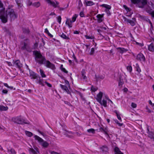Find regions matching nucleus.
<instances>
[{
    "mask_svg": "<svg viewBox=\"0 0 154 154\" xmlns=\"http://www.w3.org/2000/svg\"><path fill=\"white\" fill-rule=\"evenodd\" d=\"M95 78L96 79L97 81L99 79H103L104 78V76L103 75H99L98 76H97L96 75H95Z\"/></svg>",
    "mask_w": 154,
    "mask_h": 154,
    "instance_id": "34",
    "label": "nucleus"
},
{
    "mask_svg": "<svg viewBox=\"0 0 154 154\" xmlns=\"http://www.w3.org/2000/svg\"><path fill=\"white\" fill-rule=\"evenodd\" d=\"M146 128V133L148 134V136L152 139L154 137V130L148 125H147Z\"/></svg>",
    "mask_w": 154,
    "mask_h": 154,
    "instance_id": "9",
    "label": "nucleus"
},
{
    "mask_svg": "<svg viewBox=\"0 0 154 154\" xmlns=\"http://www.w3.org/2000/svg\"><path fill=\"white\" fill-rule=\"evenodd\" d=\"M131 2L139 8H143L147 3V0H131Z\"/></svg>",
    "mask_w": 154,
    "mask_h": 154,
    "instance_id": "5",
    "label": "nucleus"
},
{
    "mask_svg": "<svg viewBox=\"0 0 154 154\" xmlns=\"http://www.w3.org/2000/svg\"><path fill=\"white\" fill-rule=\"evenodd\" d=\"M48 3L50 4L51 5H52L54 8L58 7L57 5H59V3L57 2H56V3H55L54 2L51 1L50 0V1H49V2H48Z\"/></svg>",
    "mask_w": 154,
    "mask_h": 154,
    "instance_id": "20",
    "label": "nucleus"
},
{
    "mask_svg": "<svg viewBox=\"0 0 154 154\" xmlns=\"http://www.w3.org/2000/svg\"><path fill=\"white\" fill-rule=\"evenodd\" d=\"M85 38L87 39H92L94 38L92 36H89L87 35H85Z\"/></svg>",
    "mask_w": 154,
    "mask_h": 154,
    "instance_id": "47",
    "label": "nucleus"
},
{
    "mask_svg": "<svg viewBox=\"0 0 154 154\" xmlns=\"http://www.w3.org/2000/svg\"><path fill=\"white\" fill-rule=\"evenodd\" d=\"M8 109V107L7 106H5L3 105H0V111H5Z\"/></svg>",
    "mask_w": 154,
    "mask_h": 154,
    "instance_id": "26",
    "label": "nucleus"
},
{
    "mask_svg": "<svg viewBox=\"0 0 154 154\" xmlns=\"http://www.w3.org/2000/svg\"><path fill=\"white\" fill-rule=\"evenodd\" d=\"M21 45V49L23 50H25L26 51L30 52L32 51L31 48L29 40L28 39H25L23 42H22Z\"/></svg>",
    "mask_w": 154,
    "mask_h": 154,
    "instance_id": "3",
    "label": "nucleus"
},
{
    "mask_svg": "<svg viewBox=\"0 0 154 154\" xmlns=\"http://www.w3.org/2000/svg\"><path fill=\"white\" fill-rule=\"evenodd\" d=\"M127 70L131 72L132 71V69L131 66H128L127 67Z\"/></svg>",
    "mask_w": 154,
    "mask_h": 154,
    "instance_id": "40",
    "label": "nucleus"
},
{
    "mask_svg": "<svg viewBox=\"0 0 154 154\" xmlns=\"http://www.w3.org/2000/svg\"><path fill=\"white\" fill-rule=\"evenodd\" d=\"M10 152L12 154H14L15 153V150L13 149H11L10 150Z\"/></svg>",
    "mask_w": 154,
    "mask_h": 154,
    "instance_id": "58",
    "label": "nucleus"
},
{
    "mask_svg": "<svg viewBox=\"0 0 154 154\" xmlns=\"http://www.w3.org/2000/svg\"><path fill=\"white\" fill-rule=\"evenodd\" d=\"M78 16V14H75L72 17V19L71 20L70 19H67L66 22V24L68 25L69 28H71L72 27V23L76 21V19Z\"/></svg>",
    "mask_w": 154,
    "mask_h": 154,
    "instance_id": "8",
    "label": "nucleus"
},
{
    "mask_svg": "<svg viewBox=\"0 0 154 154\" xmlns=\"http://www.w3.org/2000/svg\"><path fill=\"white\" fill-rule=\"evenodd\" d=\"M149 104L150 105H152V106H153V103H152L151 101V100H149Z\"/></svg>",
    "mask_w": 154,
    "mask_h": 154,
    "instance_id": "64",
    "label": "nucleus"
},
{
    "mask_svg": "<svg viewBox=\"0 0 154 154\" xmlns=\"http://www.w3.org/2000/svg\"><path fill=\"white\" fill-rule=\"evenodd\" d=\"M45 83L46 84L47 86L51 88L52 87V85L51 84L47 82V81H45Z\"/></svg>",
    "mask_w": 154,
    "mask_h": 154,
    "instance_id": "45",
    "label": "nucleus"
},
{
    "mask_svg": "<svg viewBox=\"0 0 154 154\" xmlns=\"http://www.w3.org/2000/svg\"><path fill=\"white\" fill-rule=\"evenodd\" d=\"M6 63L9 66H13V64L12 65V64L11 63V62H8V61H7Z\"/></svg>",
    "mask_w": 154,
    "mask_h": 154,
    "instance_id": "56",
    "label": "nucleus"
},
{
    "mask_svg": "<svg viewBox=\"0 0 154 154\" xmlns=\"http://www.w3.org/2000/svg\"><path fill=\"white\" fill-rule=\"evenodd\" d=\"M12 63L13 66L17 67L20 69L22 67V64L20 63V61L19 60H13Z\"/></svg>",
    "mask_w": 154,
    "mask_h": 154,
    "instance_id": "11",
    "label": "nucleus"
},
{
    "mask_svg": "<svg viewBox=\"0 0 154 154\" xmlns=\"http://www.w3.org/2000/svg\"><path fill=\"white\" fill-rule=\"evenodd\" d=\"M152 10L151 9H149L148 8L146 9V11L150 15L151 14V13L153 12Z\"/></svg>",
    "mask_w": 154,
    "mask_h": 154,
    "instance_id": "41",
    "label": "nucleus"
},
{
    "mask_svg": "<svg viewBox=\"0 0 154 154\" xmlns=\"http://www.w3.org/2000/svg\"><path fill=\"white\" fill-rule=\"evenodd\" d=\"M40 2H37L33 3L32 4V5L36 8H38L40 6Z\"/></svg>",
    "mask_w": 154,
    "mask_h": 154,
    "instance_id": "30",
    "label": "nucleus"
},
{
    "mask_svg": "<svg viewBox=\"0 0 154 154\" xmlns=\"http://www.w3.org/2000/svg\"><path fill=\"white\" fill-rule=\"evenodd\" d=\"M3 5L2 3L0 1V17L2 22L3 23H6L7 22L6 17H5L3 15L4 13L5 8L3 7Z\"/></svg>",
    "mask_w": 154,
    "mask_h": 154,
    "instance_id": "6",
    "label": "nucleus"
},
{
    "mask_svg": "<svg viewBox=\"0 0 154 154\" xmlns=\"http://www.w3.org/2000/svg\"><path fill=\"white\" fill-rule=\"evenodd\" d=\"M37 80L38 81L37 83H38L40 85H41L42 86H45L43 79H41V77H40V76L38 78V80Z\"/></svg>",
    "mask_w": 154,
    "mask_h": 154,
    "instance_id": "22",
    "label": "nucleus"
},
{
    "mask_svg": "<svg viewBox=\"0 0 154 154\" xmlns=\"http://www.w3.org/2000/svg\"><path fill=\"white\" fill-rule=\"evenodd\" d=\"M60 37L63 38L65 39H69V38L66 36V35L64 33H62Z\"/></svg>",
    "mask_w": 154,
    "mask_h": 154,
    "instance_id": "32",
    "label": "nucleus"
},
{
    "mask_svg": "<svg viewBox=\"0 0 154 154\" xmlns=\"http://www.w3.org/2000/svg\"><path fill=\"white\" fill-rule=\"evenodd\" d=\"M38 132L40 133L41 134H42V135H43L44 137H45L46 136V135L43 132H41V131L38 130Z\"/></svg>",
    "mask_w": 154,
    "mask_h": 154,
    "instance_id": "50",
    "label": "nucleus"
},
{
    "mask_svg": "<svg viewBox=\"0 0 154 154\" xmlns=\"http://www.w3.org/2000/svg\"><path fill=\"white\" fill-rule=\"evenodd\" d=\"M35 62L40 65H44L47 67L53 70L56 68L55 65L51 63L49 60L46 59L45 56L43 55L39 51H34L33 52Z\"/></svg>",
    "mask_w": 154,
    "mask_h": 154,
    "instance_id": "1",
    "label": "nucleus"
},
{
    "mask_svg": "<svg viewBox=\"0 0 154 154\" xmlns=\"http://www.w3.org/2000/svg\"><path fill=\"white\" fill-rule=\"evenodd\" d=\"M105 11L108 15H110V13L109 11V10H106Z\"/></svg>",
    "mask_w": 154,
    "mask_h": 154,
    "instance_id": "61",
    "label": "nucleus"
},
{
    "mask_svg": "<svg viewBox=\"0 0 154 154\" xmlns=\"http://www.w3.org/2000/svg\"><path fill=\"white\" fill-rule=\"evenodd\" d=\"M78 4L79 7H80L82 5V4L81 0H78ZM79 8L80 9V7H79Z\"/></svg>",
    "mask_w": 154,
    "mask_h": 154,
    "instance_id": "53",
    "label": "nucleus"
},
{
    "mask_svg": "<svg viewBox=\"0 0 154 154\" xmlns=\"http://www.w3.org/2000/svg\"><path fill=\"white\" fill-rule=\"evenodd\" d=\"M136 59L141 62H144L145 60V58L143 55L142 53H139L137 56Z\"/></svg>",
    "mask_w": 154,
    "mask_h": 154,
    "instance_id": "13",
    "label": "nucleus"
},
{
    "mask_svg": "<svg viewBox=\"0 0 154 154\" xmlns=\"http://www.w3.org/2000/svg\"><path fill=\"white\" fill-rule=\"evenodd\" d=\"M79 15L81 17H85V15L83 11H82L80 13Z\"/></svg>",
    "mask_w": 154,
    "mask_h": 154,
    "instance_id": "49",
    "label": "nucleus"
},
{
    "mask_svg": "<svg viewBox=\"0 0 154 154\" xmlns=\"http://www.w3.org/2000/svg\"><path fill=\"white\" fill-rule=\"evenodd\" d=\"M86 5L88 6H91L94 5V3L92 1H88L86 2Z\"/></svg>",
    "mask_w": 154,
    "mask_h": 154,
    "instance_id": "29",
    "label": "nucleus"
},
{
    "mask_svg": "<svg viewBox=\"0 0 154 154\" xmlns=\"http://www.w3.org/2000/svg\"><path fill=\"white\" fill-rule=\"evenodd\" d=\"M34 149L32 148V147L29 148V151L30 153L32 154H37L38 153H39L38 149L36 146H33Z\"/></svg>",
    "mask_w": 154,
    "mask_h": 154,
    "instance_id": "12",
    "label": "nucleus"
},
{
    "mask_svg": "<svg viewBox=\"0 0 154 154\" xmlns=\"http://www.w3.org/2000/svg\"><path fill=\"white\" fill-rule=\"evenodd\" d=\"M116 49L119 50V52L121 54H123L124 52H127L128 51V49L124 48L118 47Z\"/></svg>",
    "mask_w": 154,
    "mask_h": 154,
    "instance_id": "19",
    "label": "nucleus"
},
{
    "mask_svg": "<svg viewBox=\"0 0 154 154\" xmlns=\"http://www.w3.org/2000/svg\"><path fill=\"white\" fill-rule=\"evenodd\" d=\"M103 93L101 91L97 94V96L96 100L98 102L101 103V100L103 96Z\"/></svg>",
    "mask_w": 154,
    "mask_h": 154,
    "instance_id": "16",
    "label": "nucleus"
},
{
    "mask_svg": "<svg viewBox=\"0 0 154 154\" xmlns=\"http://www.w3.org/2000/svg\"><path fill=\"white\" fill-rule=\"evenodd\" d=\"M98 89V88L97 87H94L92 85L91 88V90L93 92H95L97 91Z\"/></svg>",
    "mask_w": 154,
    "mask_h": 154,
    "instance_id": "36",
    "label": "nucleus"
},
{
    "mask_svg": "<svg viewBox=\"0 0 154 154\" xmlns=\"http://www.w3.org/2000/svg\"><path fill=\"white\" fill-rule=\"evenodd\" d=\"M8 92V91L6 89H3L2 91V92L4 94H7Z\"/></svg>",
    "mask_w": 154,
    "mask_h": 154,
    "instance_id": "59",
    "label": "nucleus"
},
{
    "mask_svg": "<svg viewBox=\"0 0 154 154\" xmlns=\"http://www.w3.org/2000/svg\"><path fill=\"white\" fill-rule=\"evenodd\" d=\"M64 103L65 104H66L68 106H71L70 103L67 101H64Z\"/></svg>",
    "mask_w": 154,
    "mask_h": 154,
    "instance_id": "52",
    "label": "nucleus"
},
{
    "mask_svg": "<svg viewBox=\"0 0 154 154\" xmlns=\"http://www.w3.org/2000/svg\"><path fill=\"white\" fill-rule=\"evenodd\" d=\"M34 138L35 140H37L38 142L44 147L47 148L49 146V143L46 141H44L42 138L39 136L35 135L34 136Z\"/></svg>",
    "mask_w": 154,
    "mask_h": 154,
    "instance_id": "7",
    "label": "nucleus"
},
{
    "mask_svg": "<svg viewBox=\"0 0 154 154\" xmlns=\"http://www.w3.org/2000/svg\"><path fill=\"white\" fill-rule=\"evenodd\" d=\"M99 130L100 131L103 133L107 135L108 136L109 135L108 134V131L107 128H102L100 126Z\"/></svg>",
    "mask_w": 154,
    "mask_h": 154,
    "instance_id": "17",
    "label": "nucleus"
},
{
    "mask_svg": "<svg viewBox=\"0 0 154 154\" xmlns=\"http://www.w3.org/2000/svg\"><path fill=\"white\" fill-rule=\"evenodd\" d=\"M79 95L81 97V98L82 99L83 98L82 94L81 92H79Z\"/></svg>",
    "mask_w": 154,
    "mask_h": 154,
    "instance_id": "62",
    "label": "nucleus"
},
{
    "mask_svg": "<svg viewBox=\"0 0 154 154\" xmlns=\"http://www.w3.org/2000/svg\"><path fill=\"white\" fill-rule=\"evenodd\" d=\"M61 70L66 73L67 74L68 73V71L65 68H63Z\"/></svg>",
    "mask_w": 154,
    "mask_h": 154,
    "instance_id": "51",
    "label": "nucleus"
},
{
    "mask_svg": "<svg viewBox=\"0 0 154 154\" xmlns=\"http://www.w3.org/2000/svg\"><path fill=\"white\" fill-rule=\"evenodd\" d=\"M115 112L116 113V116H117V118L119 120L120 122H122V120L121 118V117L120 116V114L119 113H118L117 111L115 110Z\"/></svg>",
    "mask_w": 154,
    "mask_h": 154,
    "instance_id": "31",
    "label": "nucleus"
},
{
    "mask_svg": "<svg viewBox=\"0 0 154 154\" xmlns=\"http://www.w3.org/2000/svg\"><path fill=\"white\" fill-rule=\"evenodd\" d=\"M32 2L30 1V0H29L28 1V2H27V5H28L30 6L31 5H32Z\"/></svg>",
    "mask_w": 154,
    "mask_h": 154,
    "instance_id": "54",
    "label": "nucleus"
},
{
    "mask_svg": "<svg viewBox=\"0 0 154 154\" xmlns=\"http://www.w3.org/2000/svg\"><path fill=\"white\" fill-rule=\"evenodd\" d=\"M23 32L25 33L28 34L29 32V31L27 28H23Z\"/></svg>",
    "mask_w": 154,
    "mask_h": 154,
    "instance_id": "38",
    "label": "nucleus"
},
{
    "mask_svg": "<svg viewBox=\"0 0 154 154\" xmlns=\"http://www.w3.org/2000/svg\"><path fill=\"white\" fill-rule=\"evenodd\" d=\"M25 133L27 136L29 137H31L33 135V134L32 133L28 131H26Z\"/></svg>",
    "mask_w": 154,
    "mask_h": 154,
    "instance_id": "37",
    "label": "nucleus"
},
{
    "mask_svg": "<svg viewBox=\"0 0 154 154\" xmlns=\"http://www.w3.org/2000/svg\"><path fill=\"white\" fill-rule=\"evenodd\" d=\"M101 105L105 107L107 106V101L105 100H103L102 101L101 100V103L99 102Z\"/></svg>",
    "mask_w": 154,
    "mask_h": 154,
    "instance_id": "27",
    "label": "nucleus"
},
{
    "mask_svg": "<svg viewBox=\"0 0 154 154\" xmlns=\"http://www.w3.org/2000/svg\"><path fill=\"white\" fill-rule=\"evenodd\" d=\"M100 149L102 150L103 152H106L108 151V147L106 146H103L100 148Z\"/></svg>",
    "mask_w": 154,
    "mask_h": 154,
    "instance_id": "21",
    "label": "nucleus"
},
{
    "mask_svg": "<svg viewBox=\"0 0 154 154\" xmlns=\"http://www.w3.org/2000/svg\"><path fill=\"white\" fill-rule=\"evenodd\" d=\"M45 32L49 36H50V37L52 38L53 37V35H51V33H50L49 31H48V29L47 28H46L45 30Z\"/></svg>",
    "mask_w": 154,
    "mask_h": 154,
    "instance_id": "33",
    "label": "nucleus"
},
{
    "mask_svg": "<svg viewBox=\"0 0 154 154\" xmlns=\"http://www.w3.org/2000/svg\"><path fill=\"white\" fill-rule=\"evenodd\" d=\"M6 13V14H5V10L4 13L3 15L4 16L6 17L7 21H8V17H10L11 21L14 20L17 17V14L15 13L14 10L13 9L8 8L7 9Z\"/></svg>",
    "mask_w": 154,
    "mask_h": 154,
    "instance_id": "2",
    "label": "nucleus"
},
{
    "mask_svg": "<svg viewBox=\"0 0 154 154\" xmlns=\"http://www.w3.org/2000/svg\"><path fill=\"white\" fill-rule=\"evenodd\" d=\"M100 6L106 8V10H109L111 8L110 5L105 4L100 5Z\"/></svg>",
    "mask_w": 154,
    "mask_h": 154,
    "instance_id": "24",
    "label": "nucleus"
},
{
    "mask_svg": "<svg viewBox=\"0 0 154 154\" xmlns=\"http://www.w3.org/2000/svg\"><path fill=\"white\" fill-rule=\"evenodd\" d=\"M81 73L82 75V78L84 80L86 81V80L87 79V77L85 75L86 72H85V70L83 69L81 72Z\"/></svg>",
    "mask_w": 154,
    "mask_h": 154,
    "instance_id": "25",
    "label": "nucleus"
},
{
    "mask_svg": "<svg viewBox=\"0 0 154 154\" xmlns=\"http://www.w3.org/2000/svg\"><path fill=\"white\" fill-rule=\"evenodd\" d=\"M29 77L31 79L38 80L39 76L33 71L29 69Z\"/></svg>",
    "mask_w": 154,
    "mask_h": 154,
    "instance_id": "10",
    "label": "nucleus"
},
{
    "mask_svg": "<svg viewBox=\"0 0 154 154\" xmlns=\"http://www.w3.org/2000/svg\"><path fill=\"white\" fill-rule=\"evenodd\" d=\"M131 106L134 108H135L137 106V104L134 103H132L131 104Z\"/></svg>",
    "mask_w": 154,
    "mask_h": 154,
    "instance_id": "48",
    "label": "nucleus"
},
{
    "mask_svg": "<svg viewBox=\"0 0 154 154\" xmlns=\"http://www.w3.org/2000/svg\"><path fill=\"white\" fill-rule=\"evenodd\" d=\"M136 69L137 71L139 73H140L141 72V69L138 63L136 64Z\"/></svg>",
    "mask_w": 154,
    "mask_h": 154,
    "instance_id": "35",
    "label": "nucleus"
},
{
    "mask_svg": "<svg viewBox=\"0 0 154 154\" xmlns=\"http://www.w3.org/2000/svg\"><path fill=\"white\" fill-rule=\"evenodd\" d=\"M12 120L14 123L19 124H29V123L26 122L21 116L13 117Z\"/></svg>",
    "mask_w": 154,
    "mask_h": 154,
    "instance_id": "4",
    "label": "nucleus"
},
{
    "mask_svg": "<svg viewBox=\"0 0 154 154\" xmlns=\"http://www.w3.org/2000/svg\"><path fill=\"white\" fill-rule=\"evenodd\" d=\"M123 7L127 11H130V9L126 5H123Z\"/></svg>",
    "mask_w": 154,
    "mask_h": 154,
    "instance_id": "43",
    "label": "nucleus"
},
{
    "mask_svg": "<svg viewBox=\"0 0 154 154\" xmlns=\"http://www.w3.org/2000/svg\"><path fill=\"white\" fill-rule=\"evenodd\" d=\"M87 131L89 133H92V134L95 133V130L93 128H91L87 130Z\"/></svg>",
    "mask_w": 154,
    "mask_h": 154,
    "instance_id": "39",
    "label": "nucleus"
},
{
    "mask_svg": "<svg viewBox=\"0 0 154 154\" xmlns=\"http://www.w3.org/2000/svg\"><path fill=\"white\" fill-rule=\"evenodd\" d=\"M94 52V48H91L90 54L91 55H93Z\"/></svg>",
    "mask_w": 154,
    "mask_h": 154,
    "instance_id": "42",
    "label": "nucleus"
},
{
    "mask_svg": "<svg viewBox=\"0 0 154 154\" xmlns=\"http://www.w3.org/2000/svg\"><path fill=\"white\" fill-rule=\"evenodd\" d=\"M57 20L58 22L60 23V24L61 20V17L60 16H58L57 17Z\"/></svg>",
    "mask_w": 154,
    "mask_h": 154,
    "instance_id": "44",
    "label": "nucleus"
},
{
    "mask_svg": "<svg viewBox=\"0 0 154 154\" xmlns=\"http://www.w3.org/2000/svg\"><path fill=\"white\" fill-rule=\"evenodd\" d=\"M123 18L125 21L127 22V23L128 22V20H129V19H128L127 18L125 17H123Z\"/></svg>",
    "mask_w": 154,
    "mask_h": 154,
    "instance_id": "60",
    "label": "nucleus"
},
{
    "mask_svg": "<svg viewBox=\"0 0 154 154\" xmlns=\"http://www.w3.org/2000/svg\"><path fill=\"white\" fill-rule=\"evenodd\" d=\"M39 71L41 75L42 78H45L46 77V75L45 74L43 70L40 69Z\"/></svg>",
    "mask_w": 154,
    "mask_h": 154,
    "instance_id": "28",
    "label": "nucleus"
},
{
    "mask_svg": "<svg viewBox=\"0 0 154 154\" xmlns=\"http://www.w3.org/2000/svg\"><path fill=\"white\" fill-rule=\"evenodd\" d=\"M75 134L78 136H80L82 134V133L79 132H76Z\"/></svg>",
    "mask_w": 154,
    "mask_h": 154,
    "instance_id": "55",
    "label": "nucleus"
},
{
    "mask_svg": "<svg viewBox=\"0 0 154 154\" xmlns=\"http://www.w3.org/2000/svg\"><path fill=\"white\" fill-rule=\"evenodd\" d=\"M132 19V20L129 19V20H128V23H129L131 26H134L136 24V19L135 18H133Z\"/></svg>",
    "mask_w": 154,
    "mask_h": 154,
    "instance_id": "18",
    "label": "nucleus"
},
{
    "mask_svg": "<svg viewBox=\"0 0 154 154\" xmlns=\"http://www.w3.org/2000/svg\"><path fill=\"white\" fill-rule=\"evenodd\" d=\"M115 121L119 126H122L123 125L122 123H119V122H118V121L117 119L115 120Z\"/></svg>",
    "mask_w": 154,
    "mask_h": 154,
    "instance_id": "46",
    "label": "nucleus"
},
{
    "mask_svg": "<svg viewBox=\"0 0 154 154\" xmlns=\"http://www.w3.org/2000/svg\"><path fill=\"white\" fill-rule=\"evenodd\" d=\"M152 17H154V11H153V12L151 13L150 15Z\"/></svg>",
    "mask_w": 154,
    "mask_h": 154,
    "instance_id": "63",
    "label": "nucleus"
},
{
    "mask_svg": "<svg viewBox=\"0 0 154 154\" xmlns=\"http://www.w3.org/2000/svg\"><path fill=\"white\" fill-rule=\"evenodd\" d=\"M103 16L104 14H98L97 15L96 17L97 18V21L98 23H101L103 20Z\"/></svg>",
    "mask_w": 154,
    "mask_h": 154,
    "instance_id": "15",
    "label": "nucleus"
},
{
    "mask_svg": "<svg viewBox=\"0 0 154 154\" xmlns=\"http://www.w3.org/2000/svg\"><path fill=\"white\" fill-rule=\"evenodd\" d=\"M114 151L116 154H124L121 152L119 149L117 147H116L114 148Z\"/></svg>",
    "mask_w": 154,
    "mask_h": 154,
    "instance_id": "23",
    "label": "nucleus"
},
{
    "mask_svg": "<svg viewBox=\"0 0 154 154\" xmlns=\"http://www.w3.org/2000/svg\"><path fill=\"white\" fill-rule=\"evenodd\" d=\"M60 88L62 90H63L66 92L67 94H69L71 97L72 96L71 93L70 92L69 90L68 89L67 87L66 86L60 84Z\"/></svg>",
    "mask_w": 154,
    "mask_h": 154,
    "instance_id": "14",
    "label": "nucleus"
},
{
    "mask_svg": "<svg viewBox=\"0 0 154 154\" xmlns=\"http://www.w3.org/2000/svg\"><path fill=\"white\" fill-rule=\"evenodd\" d=\"M123 82L121 80H120L119 83V86H122L123 84Z\"/></svg>",
    "mask_w": 154,
    "mask_h": 154,
    "instance_id": "57",
    "label": "nucleus"
}]
</instances>
